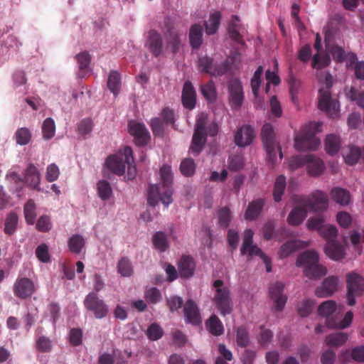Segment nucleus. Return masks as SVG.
Instances as JSON below:
<instances>
[{"label": "nucleus", "mask_w": 364, "mask_h": 364, "mask_svg": "<svg viewBox=\"0 0 364 364\" xmlns=\"http://www.w3.org/2000/svg\"><path fill=\"white\" fill-rule=\"evenodd\" d=\"M164 38L161 34L155 29H151L147 33L145 46L149 51L156 58L162 56L167 50L175 55L179 52L181 46V34L171 26H166L164 31Z\"/></svg>", "instance_id": "nucleus-1"}, {"label": "nucleus", "mask_w": 364, "mask_h": 364, "mask_svg": "<svg viewBox=\"0 0 364 364\" xmlns=\"http://www.w3.org/2000/svg\"><path fill=\"white\" fill-rule=\"evenodd\" d=\"M161 183L156 185H151L147 193L148 204L154 207L158 202L167 207L173 202L172 183L173 173L170 166L164 165L160 170Z\"/></svg>", "instance_id": "nucleus-2"}, {"label": "nucleus", "mask_w": 364, "mask_h": 364, "mask_svg": "<svg viewBox=\"0 0 364 364\" xmlns=\"http://www.w3.org/2000/svg\"><path fill=\"white\" fill-rule=\"evenodd\" d=\"M320 122H310L304 126L298 135L294 137V148L299 151L315 150L320 144L316 134L321 132Z\"/></svg>", "instance_id": "nucleus-3"}, {"label": "nucleus", "mask_w": 364, "mask_h": 364, "mask_svg": "<svg viewBox=\"0 0 364 364\" xmlns=\"http://www.w3.org/2000/svg\"><path fill=\"white\" fill-rule=\"evenodd\" d=\"M318 255L315 251L308 250L301 254L296 261V265L304 267L306 276L317 279L326 274V268L318 264Z\"/></svg>", "instance_id": "nucleus-4"}, {"label": "nucleus", "mask_w": 364, "mask_h": 364, "mask_svg": "<svg viewBox=\"0 0 364 364\" xmlns=\"http://www.w3.org/2000/svg\"><path fill=\"white\" fill-rule=\"evenodd\" d=\"M261 135L267 160L274 166L277 161V154L279 153L280 159H282L283 154L279 144L275 140L274 131L270 123L264 124Z\"/></svg>", "instance_id": "nucleus-5"}, {"label": "nucleus", "mask_w": 364, "mask_h": 364, "mask_svg": "<svg viewBox=\"0 0 364 364\" xmlns=\"http://www.w3.org/2000/svg\"><path fill=\"white\" fill-rule=\"evenodd\" d=\"M134 163L133 150L130 146H124L117 154L109 155L106 160L109 170L118 176L125 173L127 164Z\"/></svg>", "instance_id": "nucleus-6"}, {"label": "nucleus", "mask_w": 364, "mask_h": 364, "mask_svg": "<svg viewBox=\"0 0 364 364\" xmlns=\"http://www.w3.org/2000/svg\"><path fill=\"white\" fill-rule=\"evenodd\" d=\"M333 82L331 75L327 73L325 77L326 88H321L318 90V107L328 113L331 118H336L338 115V102L331 98L329 91Z\"/></svg>", "instance_id": "nucleus-7"}, {"label": "nucleus", "mask_w": 364, "mask_h": 364, "mask_svg": "<svg viewBox=\"0 0 364 364\" xmlns=\"http://www.w3.org/2000/svg\"><path fill=\"white\" fill-rule=\"evenodd\" d=\"M213 286L215 288V294L213 301L218 308L221 316L229 315L232 311V301L230 290L224 285V282L218 279L213 282Z\"/></svg>", "instance_id": "nucleus-8"}, {"label": "nucleus", "mask_w": 364, "mask_h": 364, "mask_svg": "<svg viewBox=\"0 0 364 364\" xmlns=\"http://www.w3.org/2000/svg\"><path fill=\"white\" fill-rule=\"evenodd\" d=\"M83 305L97 319L107 317L108 315V305L103 299L99 298L96 292L91 291L87 294L84 299Z\"/></svg>", "instance_id": "nucleus-9"}, {"label": "nucleus", "mask_w": 364, "mask_h": 364, "mask_svg": "<svg viewBox=\"0 0 364 364\" xmlns=\"http://www.w3.org/2000/svg\"><path fill=\"white\" fill-rule=\"evenodd\" d=\"M297 202L299 205L313 211L324 210L328 206V198L326 193L318 190L312 192L309 196H300L297 199Z\"/></svg>", "instance_id": "nucleus-10"}, {"label": "nucleus", "mask_w": 364, "mask_h": 364, "mask_svg": "<svg viewBox=\"0 0 364 364\" xmlns=\"http://www.w3.org/2000/svg\"><path fill=\"white\" fill-rule=\"evenodd\" d=\"M198 70L211 76H221L228 72L230 64L228 60L215 63L212 58L205 55L198 59Z\"/></svg>", "instance_id": "nucleus-11"}, {"label": "nucleus", "mask_w": 364, "mask_h": 364, "mask_svg": "<svg viewBox=\"0 0 364 364\" xmlns=\"http://www.w3.org/2000/svg\"><path fill=\"white\" fill-rule=\"evenodd\" d=\"M347 300L348 306H354L355 298L364 292V279L356 273L347 274Z\"/></svg>", "instance_id": "nucleus-12"}, {"label": "nucleus", "mask_w": 364, "mask_h": 364, "mask_svg": "<svg viewBox=\"0 0 364 364\" xmlns=\"http://www.w3.org/2000/svg\"><path fill=\"white\" fill-rule=\"evenodd\" d=\"M128 131L129 134L134 136L136 146H144L148 144L150 135L143 123L134 121L129 122L128 124Z\"/></svg>", "instance_id": "nucleus-13"}, {"label": "nucleus", "mask_w": 364, "mask_h": 364, "mask_svg": "<svg viewBox=\"0 0 364 364\" xmlns=\"http://www.w3.org/2000/svg\"><path fill=\"white\" fill-rule=\"evenodd\" d=\"M284 284L282 282H274L269 285V296L274 303L277 311H282L288 298L284 294Z\"/></svg>", "instance_id": "nucleus-14"}, {"label": "nucleus", "mask_w": 364, "mask_h": 364, "mask_svg": "<svg viewBox=\"0 0 364 364\" xmlns=\"http://www.w3.org/2000/svg\"><path fill=\"white\" fill-rule=\"evenodd\" d=\"M35 291L33 282L26 277L17 279L14 285V295L21 299L31 296Z\"/></svg>", "instance_id": "nucleus-15"}, {"label": "nucleus", "mask_w": 364, "mask_h": 364, "mask_svg": "<svg viewBox=\"0 0 364 364\" xmlns=\"http://www.w3.org/2000/svg\"><path fill=\"white\" fill-rule=\"evenodd\" d=\"M228 91L231 106L234 108L240 107L244 100L243 87L240 80L237 78L230 80Z\"/></svg>", "instance_id": "nucleus-16"}, {"label": "nucleus", "mask_w": 364, "mask_h": 364, "mask_svg": "<svg viewBox=\"0 0 364 364\" xmlns=\"http://www.w3.org/2000/svg\"><path fill=\"white\" fill-rule=\"evenodd\" d=\"M253 235L254 232L252 230L247 229L244 234V239L242 248H240V253L242 255L248 254L249 256H257L260 258L267 257L260 248L257 245H253Z\"/></svg>", "instance_id": "nucleus-17"}, {"label": "nucleus", "mask_w": 364, "mask_h": 364, "mask_svg": "<svg viewBox=\"0 0 364 364\" xmlns=\"http://www.w3.org/2000/svg\"><path fill=\"white\" fill-rule=\"evenodd\" d=\"M338 279L336 276H329L322 282L318 286L314 294L319 298H327L333 295L338 291Z\"/></svg>", "instance_id": "nucleus-18"}, {"label": "nucleus", "mask_w": 364, "mask_h": 364, "mask_svg": "<svg viewBox=\"0 0 364 364\" xmlns=\"http://www.w3.org/2000/svg\"><path fill=\"white\" fill-rule=\"evenodd\" d=\"M255 137V132L250 125H244L236 131L235 142L239 147H245L250 144Z\"/></svg>", "instance_id": "nucleus-19"}, {"label": "nucleus", "mask_w": 364, "mask_h": 364, "mask_svg": "<svg viewBox=\"0 0 364 364\" xmlns=\"http://www.w3.org/2000/svg\"><path fill=\"white\" fill-rule=\"evenodd\" d=\"M181 102L184 107L192 110L197 102V95L195 89L190 80L185 81L182 90Z\"/></svg>", "instance_id": "nucleus-20"}, {"label": "nucleus", "mask_w": 364, "mask_h": 364, "mask_svg": "<svg viewBox=\"0 0 364 364\" xmlns=\"http://www.w3.org/2000/svg\"><path fill=\"white\" fill-rule=\"evenodd\" d=\"M183 314L186 323L192 325H199L201 317L197 304L192 299H188L183 306Z\"/></svg>", "instance_id": "nucleus-21"}, {"label": "nucleus", "mask_w": 364, "mask_h": 364, "mask_svg": "<svg viewBox=\"0 0 364 364\" xmlns=\"http://www.w3.org/2000/svg\"><path fill=\"white\" fill-rule=\"evenodd\" d=\"M24 181L30 188L40 191V173L33 164H28L25 171Z\"/></svg>", "instance_id": "nucleus-22"}, {"label": "nucleus", "mask_w": 364, "mask_h": 364, "mask_svg": "<svg viewBox=\"0 0 364 364\" xmlns=\"http://www.w3.org/2000/svg\"><path fill=\"white\" fill-rule=\"evenodd\" d=\"M325 252L328 258L339 260L345 257L343 246L336 240H328L325 247Z\"/></svg>", "instance_id": "nucleus-23"}, {"label": "nucleus", "mask_w": 364, "mask_h": 364, "mask_svg": "<svg viewBox=\"0 0 364 364\" xmlns=\"http://www.w3.org/2000/svg\"><path fill=\"white\" fill-rule=\"evenodd\" d=\"M195 271V262L191 256H183L178 263L179 275L182 278L191 277Z\"/></svg>", "instance_id": "nucleus-24"}, {"label": "nucleus", "mask_w": 364, "mask_h": 364, "mask_svg": "<svg viewBox=\"0 0 364 364\" xmlns=\"http://www.w3.org/2000/svg\"><path fill=\"white\" fill-rule=\"evenodd\" d=\"M353 313L350 311H347L343 318L336 316V318H328L326 320V325L330 328H346L352 323Z\"/></svg>", "instance_id": "nucleus-25"}, {"label": "nucleus", "mask_w": 364, "mask_h": 364, "mask_svg": "<svg viewBox=\"0 0 364 364\" xmlns=\"http://www.w3.org/2000/svg\"><path fill=\"white\" fill-rule=\"evenodd\" d=\"M309 210L307 207L300 205L294 208L289 213L287 221L291 225H299L302 223Z\"/></svg>", "instance_id": "nucleus-26"}, {"label": "nucleus", "mask_w": 364, "mask_h": 364, "mask_svg": "<svg viewBox=\"0 0 364 364\" xmlns=\"http://www.w3.org/2000/svg\"><path fill=\"white\" fill-rule=\"evenodd\" d=\"M264 205V200L257 198L248 204L245 212V219L247 220H255L261 214Z\"/></svg>", "instance_id": "nucleus-27"}, {"label": "nucleus", "mask_w": 364, "mask_h": 364, "mask_svg": "<svg viewBox=\"0 0 364 364\" xmlns=\"http://www.w3.org/2000/svg\"><path fill=\"white\" fill-rule=\"evenodd\" d=\"M207 141V133L193 132L190 151L193 156H198Z\"/></svg>", "instance_id": "nucleus-28"}, {"label": "nucleus", "mask_w": 364, "mask_h": 364, "mask_svg": "<svg viewBox=\"0 0 364 364\" xmlns=\"http://www.w3.org/2000/svg\"><path fill=\"white\" fill-rule=\"evenodd\" d=\"M308 173L311 176H318L325 170V164L315 155H308Z\"/></svg>", "instance_id": "nucleus-29"}, {"label": "nucleus", "mask_w": 364, "mask_h": 364, "mask_svg": "<svg viewBox=\"0 0 364 364\" xmlns=\"http://www.w3.org/2000/svg\"><path fill=\"white\" fill-rule=\"evenodd\" d=\"M330 196L333 200L341 206H346L350 201V193L347 189L334 188L331 190Z\"/></svg>", "instance_id": "nucleus-30"}, {"label": "nucleus", "mask_w": 364, "mask_h": 364, "mask_svg": "<svg viewBox=\"0 0 364 364\" xmlns=\"http://www.w3.org/2000/svg\"><path fill=\"white\" fill-rule=\"evenodd\" d=\"M203 27L200 24H193L190 28L189 40L193 49H198L202 43Z\"/></svg>", "instance_id": "nucleus-31"}, {"label": "nucleus", "mask_w": 364, "mask_h": 364, "mask_svg": "<svg viewBox=\"0 0 364 364\" xmlns=\"http://www.w3.org/2000/svg\"><path fill=\"white\" fill-rule=\"evenodd\" d=\"M221 20L220 11H213L210 14L208 21H205L206 33L208 36L215 33L219 28Z\"/></svg>", "instance_id": "nucleus-32"}, {"label": "nucleus", "mask_w": 364, "mask_h": 364, "mask_svg": "<svg viewBox=\"0 0 364 364\" xmlns=\"http://www.w3.org/2000/svg\"><path fill=\"white\" fill-rule=\"evenodd\" d=\"M207 329L213 336H220L224 333V325L218 316L212 315L206 322Z\"/></svg>", "instance_id": "nucleus-33"}, {"label": "nucleus", "mask_w": 364, "mask_h": 364, "mask_svg": "<svg viewBox=\"0 0 364 364\" xmlns=\"http://www.w3.org/2000/svg\"><path fill=\"white\" fill-rule=\"evenodd\" d=\"M345 161L349 165H354L359 159L364 162V146L363 149L358 146H350L348 153L344 155Z\"/></svg>", "instance_id": "nucleus-34"}, {"label": "nucleus", "mask_w": 364, "mask_h": 364, "mask_svg": "<svg viewBox=\"0 0 364 364\" xmlns=\"http://www.w3.org/2000/svg\"><path fill=\"white\" fill-rule=\"evenodd\" d=\"M121 86L120 75L118 72L112 70L109 72L107 87L110 92L117 96Z\"/></svg>", "instance_id": "nucleus-35"}, {"label": "nucleus", "mask_w": 364, "mask_h": 364, "mask_svg": "<svg viewBox=\"0 0 364 364\" xmlns=\"http://www.w3.org/2000/svg\"><path fill=\"white\" fill-rule=\"evenodd\" d=\"M286 188V178L284 175L277 176L275 180L273 198L275 202H280Z\"/></svg>", "instance_id": "nucleus-36"}, {"label": "nucleus", "mask_w": 364, "mask_h": 364, "mask_svg": "<svg viewBox=\"0 0 364 364\" xmlns=\"http://www.w3.org/2000/svg\"><path fill=\"white\" fill-rule=\"evenodd\" d=\"M341 145L339 138L335 134H329L326 139L325 148L328 154L336 155Z\"/></svg>", "instance_id": "nucleus-37"}, {"label": "nucleus", "mask_w": 364, "mask_h": 364, "mask_svg": "<svg viewBox=\"0 0 364 364\" xmlns=\"http://www.w3.org/2000/svg\"><path fill=\"white\" fill-rule=\"evenodd\" d=\"M348 340V335L346 333H333L329 334L326 338V345L331 347H339L344 344Z\"/></svg>", "instance_id": "nucleus-38"}, {"label": "nucleus", "mask_w": 364, "mask_h": 364, "mask_svg": "<svg viewBox=\"0 0 364 364\" xmlns=\"http://www.w3.org/2000/svg\"><path fill=\"white\" fill-rule=\"evenodd\" d=\"M336 310V303L333 300H327L322 302L318 309V314L321 316L326 317V320L331 318V315L333 314ZM331 318H336V316H331Z\"/></svg>", "instance_id": "nucleus-39"}, {"label": "nucleus", "mask_w": 364, "mask_h": 364, "mask_svg": "<svg viewBox=\"0 0 364 364\" xmlns=\"http://www.w3.org/2000/svg\"><path fill=\"white\" fill-rule=\"evenodd\" d=\"M236 343L240 348H246L250 343V336L245 326H239L236 329Z\"/></svg>", "instance_id": "nucleus-40"}, {"label": "nucleus", "mask_w": 364, "mask_h": 364, "mask_svg": "<svg viewBox=\"0 0 364 364\" xmlns=\"http://www.w3.org/2000/svg\"><path fill=\"white\" fill-rule=\"evenodd\" d=\"M233 19L234 21L230 22L228 28L229 36L231 39L240 43L242 41V36L240 34V19L236 15L233 16Z\"/></svg>", "instance_id": "nucleus-41"}, {"label": "nucleus", "mask_w": 364, "mask_h": 364, "mask_svg": "<svg viewBox=\"0 0 364 364\" xmlns=\"http://www.w3.org/2000/svg\"><path fill=\"white\" fill-rule=\"evenodd\" d=\"M85 245V240L82 235L74 234L68 240L69 250L74 254H80Z\"/></svg>", "instance_id": "nucleus-42"}, {"label": "nucleus", "mask_w": 364, "mask_h": 364, "mask_svg": "<svg viewBox=\"0 0 364 364\" xmlns=\"http://www.w3.org/2000/svg\"><path fill=\"white\" fill-rule=\"evenodd\" d=\"M300 240H289L284 243L279 250L280 258H286L291 255V252L300 247Z\"/></svg>", "instance_id": "nucleus-43"}, {"label": "nucleus", "mask_w": 364, "mask_h": 364, "mask_svg": "<svg viewBox=\"0 0 364 364\" xmlns=\"http://www.w3.org/2000/svg\"><path fill=\"white\" fill-rule=\"evenodd\" d=\"M24 215L26 223L33 225L36 220V204L33 199H29L24 205Z\"/></svg>", "instance_id": "nucleus-44"}, {"label": "nucleus", "mask_w": 364, "mask_h": 364, "mask_svg": "<svg viewBox=\"0 0 364 364\" xmlns=\"http://www.w3.org/2000/svg\"><path fill=\"white\" fill-rule=\"evenodd\" d=\"M351 355L352 358L358 363H364V346H356L351 350H346L341 359L345 360L346 356Z\"/></svg>", "instance_id": "nucleus-45"}, {"label": "nucleus", "mask_w": 364, "mask_h": 364, "mask_svg": "<svg viewBox=\"0 0 364 364\" xmlns=\"http://www.w3.org/2000/svg\"><path fill=\"white\" fill-rule=\"evenodd\" d=\"M98 196L100 199L106 200L109 199L112 194L110 183L107 181H100L97 185Z\"/></svg>", "instance_id": "nucleus-46"}, {"label": "nucleus", "mask_w": 364, "mask_h": 364, "mask_svg": "<svg viewBox=\"0 0 364 364\" xmlns=\"http://www.w3.org/2000/svg\"><path fill=\"white\" fill-rule=\"evenodd\" d=\"M153 244L161 252L166 251L168 247L166 234L164 232H156L153 236Z\"/></svg>", "instance_id": "nucleus-47"}, {"label": "nucleus", "mask_w": 364, "mask_h": 364, "mask_svg": "<svg viewBox=\"0 0 364 364\" xmlns=\"http://www.w3.org/2000/svg\"><path fill=\"white\" fill-rule=\"evenodd\" d=\"M16 143L21 146H25L28 144L32 138V134L28 129L21 127L17 129L15 133Z\"/></svg>", "instance_id": "nucleus-48"}, {"label": "nucleus", "mask_w": 364, "mask_h": 364, "mask_svg": "<svg viewBox=\"0 0 364 364\" xmlns=\"http://www.w3.org/2000/svg\"><path fill=\"white\" fill-rule=\"evenodd\" d=\"M75 60H77L79 65L80 72H88L89 65L91 61V56L87 51H83L79 54L75 55Z\"/></svg>", "instance_id": "nucleus-49"}, {"label": "nucleus", "mask_w": 364, "mask_h": 364, "mask_svg": "<svg viewBox=\"0 0 364 364\" xmlns=\"http://www.w3.org/2000/svg\"><path fill=\"white\" fill-rule=\"evenodd\" d=\"M117 271L122 277H129L133 274V266L128 258L122 257L119 260Z\"/></svg>", "instance_id": "nucleus-50"}, {"label": "nucleus", "mask_w": 364, "mask_h": 364, "mask_svg": "<svg viewBox=\"0 0 364 364\" xmlns=\"http://www.w3.org/2000/svg\"><path fill=\"white\" fill-rule=\"evenodd\" d=\"M18 224V215L15 213L7 215L5 222L4 232L7 235H12L16 230Z\"/></svg>", "instance_id": "nucleus-51"}, {"label": "nucleus", "mask_w": 364, "mask_h": 364, "mask_svg": "<svg viewBox=\"0 0 364 364\" xmlns=\"http://www.w3.org/2000/svg\"><path fill=\"white\" fill-rule=\"evenodd\" d=\"M262 73L263 67L262 65L258 66L256 71H255L252 80H250V87H252V92L255 97H257L258 89L261 86Z\"/></svg>", "instance_id": "nucleus-52"}, {"label": "nucleus", "mask_w": 364, "mask_h": 364, "mask_svg": "<svg viewBox=\"0 0 364 364\" xmlns=\"http://www.w3.org/2000/svg\"><path fill=\"white\" fill-rule=\"evenodd\" d=\"M43 138L49 140L53 138L55 132V126L53 119L50 117L46 118L42 127Z\"/></svg>", "instance_id": "nucleus-53"}, {"label": "nucleus", "mask_w": 364, "mask_h": 364, "mask_svg": "<svg viewBox=\"0 0 364 364\" xmlns=\"http://www.w3.org/2000/svg\"><path fill=\"white\" fill-rule=\"evenodd\" d=\"M200 92L204 98L208 100H213L216 97V89L213 82L210 80L206 84L201 85Z\"/></svg>", "instance_id": "nucleus-54"}, {"label": "nucleus", "mask_w": 364, "mask_h": 364, "mask_svg": "<svg viewBox=\"0 0 364 364\" xmlns=\"http://www.w3.org/2000/svg\"><path fill=\"white\" fill-rule=\"evenodd\" d=\"M196 165L191 158L184 159L180 165L181 173L185 176H191L195 172Z\"/></svg>", "instance_id": "nucleus-55"}, {"label": "nucleus", "mask_w": 364, "mask_h": 364, "mask_svg": "<svg viewBox=\"0 0 364 364\" xmlns=\"http://www.w3.org/2000/svg\"><path fill=\"white\" fill-rule=\"evenodd\" d=\"M218 223L221 227L227 228L231 221L232 215L230 209L225 206L218 210Z\"/></svg>", "instance_id": "nucleus-56"}, {"label": "nucleus", "mask_w": 364, "mask_h": 364, "mask_svg": "<svg viewBox=\"0 0 364 364\" xmlns=\"http://www.w3.org/2000/svg\"><path fill=\"white\" fill-rule=\"evenodd\" d=\"M146 333L149 340L154 341L163 336L164 331L160 325L152 323L149 326Z\"/></svg>", "instance_id": "nucleus-57"}, {"label": "nucleus", "mask_w": 364, "mask_h": 364, "mask_svg": "<svg viewBox=\"0 0 364 364\" xmlns=\"http://www.w3.org/2000/svg\"><path fill=\"white\" fill-rule=\"evenodd\" d=\"M320 235L327 241L334 240L338 234L337 228L331 225H325L318 231Z\"/></svg>", "instance_id": "nucleus-58"}, {"label": "nucleus", "mask_w": 364, "mask_h": 364, "mask_svg": "<svg viewBox=\"0 0 364 364\" xmlns=\"http://www.w3.org/2000/svg\"><path fill=\"white\" fill-rule=\"evenodd\" d=\"M309 162L308 155H296L291 156L289 160V167L291 171H294L304 164H307Z\"/></svg>", "instance_id": "nucleus-59"}, {"label": "nucleus", "mask_w": 364, "mask_h": 364, "mask_svg": "<svg viewBox=\"0 0 364 364\" xmlns=\"http://www.w3.org/2000/svg\"><path fill=\"white\" fill-rule=\"evenodd\" d=\"M245 165L243 156L233 155L229 159L228 168L232 171H237L242 169Z\"/></svg>", "instance_id": "nucleus-60"}, {"label": "nucleus", "mask_w": 364, "mask_h": 364, "mask_svg": "<svg viewBox=\"0 0 364 364\" xmlns=\"http://www.w3.org/2000/svg\"><path fill=\"white\" fill-rule=\"evenodd\" d=\"M144 297L147 302L155 304L161 301V294L157 288L151 287L146 290Z\"/></svg>", "instance_id": "nucleus-61"}, {"label": "nucleus", "mask_w": 364, "mask_h": 364, "mask_svg": "<svg viewBox=\"0 0 364 364\" xmlns=\"http://www.w3.org/2000/svg\"><path fill=\"white\" fill-rule=\"evenodd\" d=\"M36 256L41 262L48 263L50 262V255L48 254V246L45 243H42L37 247Z\"/></svg>", "instance_id": "nucleus-62"}, {"label": "nucleus", "mask_w": 364, "mask_h": 364, "mask_svg": "<svg viewBox=\"0 0 364 364\" xmlns=\"http://www.w3.org/2000/svg\"><path fill=\"white\" fill-rule=\"evenodd\" d=\"M52 223L50 218L46 215H43L40 216L36 223V229L41 232H47L51 230Z\"/></svg>", "instance_id": "nucleus-63"}, {"label": "nucleus", "mask_w": 364, "mask_h": 364, "mask_svg": "<svg viewBox=\"0 0 364 364\" xmlns=\"http://www.w3.org/2000/svg\"><path fill=\"white\" fill-rule=\"evenodd\" d=\"M315 306V302L310 299H304L298 307L299 314L301 316H307Z\"/></svg>", "instance_id": "nucleus-64"}]
</instances>
